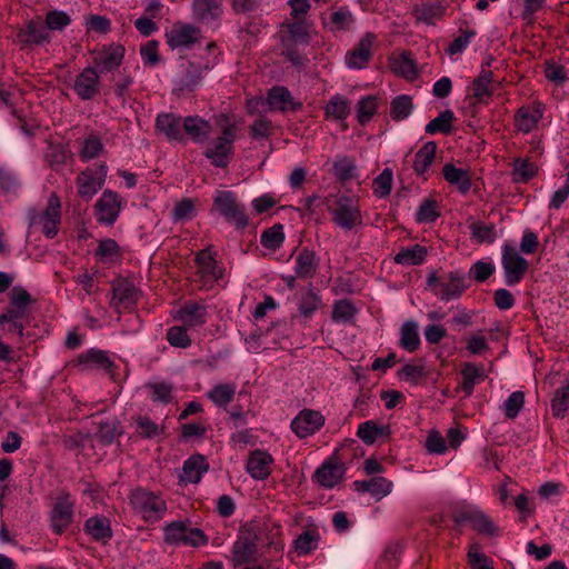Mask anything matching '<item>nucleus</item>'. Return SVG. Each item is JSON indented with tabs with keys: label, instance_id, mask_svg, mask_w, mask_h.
Returning a JSON list of instances; mask_svg holds the SVG:
<instances>
[{
	"label": "nucleus",
	"instance_id": "obj_13",
	"mask_svg": "<svg viewBox=\"0 0 569 569\" xmlns=\"http://www.w3.org/2000/svg\"><path fill=\"white\" fill-rule=\"evenodd\" d=\"M455 521L457 523L469 522L473 530L483 536L496 537L499 535V527L477 506L462 508L455 516Z\"/></svg>",
	"mask_w": 569,
	"mask_h": 569
},
{
	"label": "nucleus",
	"instance_id": "obj_9",
	"mask_svg": "<svg viewBox=\"0 0 569 569\" xmlns=\"http://www.w3.org/2000/svg\"><path fill=\"white\" fill-rule=\"evenodd\" d=\"M257 541L258 535L252 527L243 526L240 528L231 550L234 566L254 560L258 551Z\"/></svg>",
	"mask_w": 569,
	"mask_h": 569
},
{
	"label": "nucleus",
	"instance_id": "obj_30",
	"mask_svg": "<svg viewBox=\"0 0 569 569\" xmlns=\"http://www.w3.org/2000/svg\"><path fill=\"white\" fill-rule=\"evenodd\" d=\"M322 306L321 296L311 284L298 296V312L303 319H310Z\"/></svg>",
	"mask_w": 569,
	"mask_h": 569
},
{
	"label": "nucleus",
	"instance_id": "obj_15",
	"mask_svg": "<svg viewBox=\"0 0 569 569\" xmlns=\"http://www.w3.org/2000/svg\"><path fill=\"white\" fill-rule=\"evenodd\" d=\"M191 12L196 22L218 28L223 13V0H192Z\"/></svg>",
	"mask_w": 569,
	"mask_h": 569
},
{
	"label": "nucleus",
	"instance_id": "obj_22",
	"mask_svg": "<svg viewBox=\"0 0 569 569\" xmlns=\"http://www.w3.org/2000/svg\"><path fill=\"white\" fill-rule=\"evenodd\" d=\"M158 133L162 134L170 142H184L183 117L163 112L159 113L154 123Z\"/></svg>",
	"mask_w": 569,
	"mask_h": 569
},
{
	"label": "nucleus",
	"instance_id": "obj_28",
	"mask_svg": "<svg viewBox=\"0 0 569 569\" xmlns=\"http://www.w3.org/2000/svg\"><path fill=\"white\" fill-rule=\"evenodd\" d=\"M208 469L209 463L206 458L202 455H193L183 462L179 480L184 485L198 483Z\"/></svg>",
	"mask_w": 569,
	"mask_h": 569
},
{
	"label": "nucleus",
	"instance_id": "obj_54",
	"mask_svg": "<svg viewBox=\"0 0 569 569\" xmlns=\"http://www.w3.org/2000/svg\"><path fill=\"white\" fill-rule=\"evenodd\" d=\"M103 151V143L101 138L96 133H90L81 142L79 157L81 161H89L96 159Z\"/></svg>",
	"mask_w": 569,
	"mask_h": 569
},
{
	"label": "nucleus",
	"instance_id": "obj_4",
	"mask_svg": "<svg viewBox=\"0 0 569 569\" xmlns=\"http://www.w3.org/2000/svg\"><path fill=\"white\" fill-rule=\"evenodd\" d=\"M427 284L442 301H450L460 298L468 288L466 284V277L459 270L442 273L440 276H437L433 271L428 276Z\"/></svg>",
	"mask_w": 569,
	"mask_h": 569
},
{
	"label": "nucleus",
	"instance_id": "obj_60",
	"mask_svg": "<svg viewBox=\"0 0 569 569\" xmlns=\"http://www.w3.org/2000/svg\"><path fill=\"white\" fill-rule=\"evenodd\" d=\"M188 525L184 521H172L163 527V540L169 545H182Z\"/></svg>",
	"mask_w": 569,
	"mask_h": 569
},
{
	"label": "nucleus",
	"instance_id": "obj_64",
	"mask_svg": "<svg viewBox=\"0 0 569 569\" xmlns=\"http://www.w3.org/2000/svg\"><path fill=\"white\" fill-rule=\"evenodd\" d=\"M468 560L472 569H493V561L480 550V546L475 543L468 551Z\"/></svg>",
	"mask_w": 569,
	"mask_h": 569
},
{
	"label": "nucleus",
	"instance_id": "obj_47",
	"mask_svg": "<svg viewBox=\"0 0 569 569\" xmlns=\"http://www.w3.org/2000/svg\"><path fill=\"white\" fill-rule=\"evenodd\" d=\"M357 313L358 309L350 300L340 299L332 306L331 319L337 323H352Z\"/></svg>",
	"mask_w": 569,
	"mask_h": 569
},
{
	"label": "nucleus",
	"instance_id": "obj_42",
	"mask_svg": "<svg viewBox=\"0 0 569 569\" xmlns=\"http://www.w3.org/2000/svg\"><path fill=\"white\" fill-rule=\"evenodd\" d=\"M77 359L87 369H109L112 365L106 351L94 348L80 353Z\"/></svg>",
	"mask_w": 569,
	"mask_h": 569
},
{
	"label": "nucleus",
	"instance_id": "obj_35",
	"mask_svg": "<svg viewBox=\"0 0 569 569\" xmlns=\"http://www.w3.org/2000/svg\"><path fill=\"white\" fill-rule=\"evenodd\" d=\"M350 100L343 94H335L325 106V116L331 120H346L351 110Z\"/></svg>",
	"mask_w": 569,
	"mask_h": 569
},
{
	"label": "nucleus",
	"instance_id": "obj_11",
	"mask_svg": "<svg viewBox=\"0 0 569 569\" xmlns=\"http://www.w3.org/2000/svg\"><path fill=\"white\" fill-rule=\"evenodd\" d=\"M197 272L194 281L200 289L210 290L222 278L223 271L218 267L216 259L208 249L200 250L196 254Z\"/></svg>",
	"mask_w": 569,
	"mask_h": 569
},
{
	"label": "nucleus",
	"instance_id": "obj_20",
	"mask_svg": "<svg viewBox=\"0 0 569 569\" xmlns=\"http://www.w3.org/2000/svg\"><path fill=\"white\" fill-rule=\"evenodd\" d=\"M266 102L270 111L297 112L302 108V102L296 100L288 88L274 86L268 90Z\"/></svg>",
	"mask_w": 569,
	"mask_h": 569
},
{
	"label": "nucleus",
	"instance_id": "obj_14",
	"mask_svg": "<svg viewBox=\"0 0 569 569\" xmlns=\"http://www.w3.org/2000/svg\"><path fill=\"white\" fill-rule=\"evenodd\" d=\"M200 37V28L182 21L174 22L164 33L166 43L171 50L189 49L199 41Z\"/></svg>",
	"mask_w": 569,
	"mask_h": 569
},
{
	"label": "nucleus",
	"instance_id": "obj_2",
	"mask_svg": "<svg viewBox=\"0 0 569 569\" xmlns=\"http://www.w3.org/2000/svg\"><path fill=\"white\" fill-rule=\"evenodd\" d=\"M221 134L214 138L206 148L203 156L216 168H227L233 156V143L237 140L238 126L230 121L227 114L218 119Z\"/></svg>",
	"mask_w": 569,
	"mask_h": 569
},
{
	"label": "nucleus",
	"instance_id": "obj_34",
	"mask_svg": "<svg viewBox=\"0 0 569 569\" xmlns=\"http://www.w3.org/2000/svg\"><path fill=\"white\" fill-rule=\"evenodd\" d=\"M113 300L119 307L129 308L138 300L137 288L127 280H119L112 286Z\"/></svg>",
	"mask_w": 569,
	"mask_h": 569
},
{
	"label": "nucleus",
	"instance_id": "obj_12",
	"mask_svg": "<svg viewBox=\"0 0 569 569\" xmlns=\"http://www.w3.org/2000/svg\"><path fill=\"white\" fill-rule=\"evenodd\" d=\"M108 168L104 163L98 166L97 169L86 168L76 178L77 193L84 200L89 201L102 189Z\"/></svg>",
	"mask_w": 569,
	"mask_h": 569
},
{
	"label": "nucleus",
	"instance_id": "obj_23",
	"mask_svg": "<svg viewBox=\"0 0 569 569\" xmlns=\"http://www.w3.org/2000/svg\"><path fill=\"white\" fill-rule=\"evenodd\" d=\"M72 517L73 503L70 501L68 495L61 496L54 503L50 513L51 528L53 532L57 535L64 532L71 525Z\"/></svg>",
	"mask_w": 569,
	"mask_h": 569
},
{
	"label": "nucleus",
	"instance_id": "obj_46",
	"mask_svg": "<svg viewBox=\"0 0 569 569\" xmlns=\"http://www.w3.org/2000/svg\"><path fill=\"white\" fill-rule=\"evenodd\" d=\"M355 23V17L347 7H341L331 13L330 20L327 23L332 32H346L351 29Z\"/></svg>",
	"mask_w": 569,
	"mask_h": 569
},
{
	"label": "nucleus",
	"instance_id": "obj_36",
	"mask_svg": "<svg viewBox=\"0 0 569 569\" xmlns=\"http://www.w3.org/2000/svg\"><path fill=\"white\" fill-rule=\"evenodd\" d=\"M19 37L22 42L28 44H42L50 40L46 24L42 26L39 21L34 20L26 23L24 28L20 30Z\"/></svg>",
	"mask_w": 569,
	"mask_h": 569
},
{
	"label": "nucleus",
	"instance_id": "obj_1",
	"mask_svg": "<svg viewBox=\"0 0 569 569\" xmlns=\"http://www.w3.org/2000/svg\"><path fill=\"white\" fill-rule=\"evenodd\" d=\"M323 204L331 216L332 222L346 232L363 224L359 200L341 192L325 197Z\"/></svg>",
	"mask_w": 569,
	"mask_h": 569
},
{
	"label": "nucleus",
	"instance_id": "obj_51",
	"mask_svg": "<svg viewBox=\"0 0 569 569\" xmlns=\"http://www.w3.org/2000/svg\"><path fill=\"white\" fill-rule=\"evenodd\" d=\"M249 136L252 140L264 142L273 134L274 127L271 120L266 117H258L248 127Z\"/></svg>",
	"mask_w": 569,
	"mask_h": 569
},
{
	"label": "nucleus",
	"instance_id": "obj_16",
	"mask_svg": "<svg viewBox=\"0 0 569 569\" xmlns=\"http://www.w3.org/2000/svg\"><path fill=\"white\" fill-rule=\"evenodd\" d=\"M323 425L325 417L320 411L303 409L292 419L290 427L298 438L305 439L319 431Z\"/></svg>",
	"mask_w": 569,
	"mask_h": 569
},
{
	"label": "nucleus",
	"instance_id": "obj_17",
	"mask_svg": "<svg viewBox=\"0 0 569 569\" xmlns=\"http://www.w3.org/2000/svg\"><path fill=\"white\" fill-rule=\"evenodd\" d=\"M208 307L202 301L187 300L176 311L174 318L181 321L187 328L196 329L204 326L208 321Z\"/></svg>",
	"mask_w": 569,
	"mask_h": 569
},
{
	"label": "nucleus",
	"instance_id": "obj_5",
	"mask_svg": "<svg viewBox=\"0 0 569 569\" xmlns=\"http://www.w3.org/2000/svg\"><path fill=\"white\" fill-rule=\"evenodd\" d=\"M213 209L238 230H243L248 226L244 208L231 191L217 190L213 196Z\"/></svg>",
	"mask_w": 569,
	"mask_h": 569
},
{
	"label": "nucleus",
	"instance_id": "obj_32",
	"mask_svg": "<svg viewBox=\"0 0 569 569\" xmlns=\"http://www.w3.org/2000/svg\"><path fill=\"white\" fill-rule=\"evenodd\" d=\"M353 486L359 492H369L377 500L388 496L392 491V482L383 477H373L368 480L355 481Z\"/></svg>",
	"mask_w": 569,
	"mask_h": 569
},
{
	"label": "nucleus",
	"instance_id": "obj_38",
	"mask_svg": "<svg viewBox=\"0 0 569 569\" xmlns=\"http://www.w3.org/2000/svg\"><path fill=\"white\" fill-rule=\"evenodd\" d=\"M319 541V530L316 527H310L295 539V551L298 556H308L318 548Z\"/></svg>",
	"mask_w": 569,
	"mask_h": 569
},
{
	"label": "nucleus",
	"instance_id": "obj_55",
	"mask_svg": "<svg viewBox=\"0 0 569 569\" xmlns=\"http://www.w3.org/2000/svg\"><path fill=\"white\" fill-rule=\"evenodd\" d=\"M513 181L518 183H526L531 180L538 172V167L529 159L517 158L513 163Z\"/></svg>",
	"mask_w": 569,
	"mask_h": 569
},
{
	"label": "nucleus",
	"instance_id": "obj_7",
	"mask_svg": "<svg viewBox=\"0 0 569 569\" xmlns=\"http://www.w3.org/2000/svg\"><path fill=\"white\" fill-rule=\"evenodd\" d=\"M501 266L505 282L511 287L518 284L523 279L528 271L529 262L515 246L505 243L501 248Z\"/></svg>",
	"mask_w": 569,
	"mask_h": 569
},
{
	"label": "nucleus",
	"instance_id": "obj_52",
	"mask_svg": "<svg viewBox=\"0 0 569 569\" xmlns=\"http://www.w3.org/2000/svg\"><path fill=\"white\" fill-rule=\"evenodd\" d=\"M284 239L283 226L281 223H276L262 231L260 236V243L264 248L276 251L282 247Z\"/></svg>",
	"mask_w": 569,
	"mask_h": 569
},
{
	"label": "nucleus",
	"instance_id": "obj_43",
	"mask_svg": "<svg viewBox=\"0 0 569 569\" xmlns=\"http://www.w3.org/2000/svg\"><path fill=\"white\" fill-rule=\"evenodd\" d=\"M391 435L389 426H378L372 420L359 425L357 436L366 443L372 445L378 438H388Z\"/></svg>",
	"mask_w": 569,
	"mask_h": 569
},
{
	"label": "nucleus",
	"instance_id": "obj_33",
	"mask_svg": "<svg viewBox=\"0 0 569 569\" xmlns=\"http://www.w3.org/2000/svg\"><path fill=\"white\" fill-rule=\"evenodd\" d=\"M486 375L481 366H476L472 362H467L461 368V383L460 388L467 397L471 396L475 386L485 380Z\"/></svg>",
	"mask_w": 569,
	"mask_h": 569
},
{
	"label": "nucleus",
	"instance_id": "obj_63",
	"mask_svg": "<svg viewBox=\"0 0 569 569\" xmlns=\"http://www.w3.org/2000/svg\"><path fill=\"white\" fill-rule=\"evenodd\" d=\"M440 216L437 201L433 199H425L416 212V220L419 223L433 222Z\"/></svg>",
	"mask_w": 569,
	"mask_h": 569
},
{
	"label": "nucleus",
	"instance_id": "obj_41",
	"mask_svg": "<svg viewBox=\"0 0 569 569\" xmlns=\"http://www.w3.org/2000/svg\"><path fill=\"white\" fill-rule=\"evenodd\" d=\"M436 150V142L428 141L416 152L412 168L418 176H422L432 164Z\"/></svg>",
	"mask_w": 569,
	"mask_h": 569
},
{
	"label": "nucleus",
	"instance_id": "obj_62",
	"mask_svg": "<svg viewBox=\"0 0 569 569\" xmlns=\"http://www.w3.org/2000/svg\"><path fill=\"white\" fill-rule=\"evenodd\" d=\"M187 328L183 326H173L167 330V341L171 347L186 349L191 346V339L187 333Z\"/></svg>",
	"mask_w": 569,
	"mask_h": 569
},
{
	"label": "nucleus",
	"instance_id": "obj_8",
	"mask_svg": "<svg viewBox=\"0 0 569 569\" xmlns=\"http://www.w3.org/2000/svg\"><path fill=\"white\" fill-rule=\"evenodd\" d=\"M214 62L200 63L188 61L181 66L180 72L173 79V92L184 93L193 91L201 82L203 73L210 70Z\"/></svg>",
	"mask_w": 569,
	"mask_h": 569
},
{
	"label": "nucleus",
	"instance_id": "obj_57",
	"mask_svg": "<svg viewBox=\"0 0 569 569\" xmlns=\"http://www.w3.org/2000/svg\"><path fill=\"white\" fill-rule=\"evenodd\" d=\"M378 110V97H362L357 104V120L361 126L367 124Z\"/></svg>",
	"mask_w": 569,
	"mask_h": 569
},
{
	"label": "nucleus",
	"instance_id": "obj_6",
	"mask_svg": "<svg viewBox=\"0 0 569 569\" xmlns=\"http://www.w3.org/2000/svg\"><path fill=\"white\" fill-rule=\"evenodd\" d=\"M30 227L40 228L42 233L49 238H54L61 224V202L56 193H52L46 209L30 214Z\"/></svg>",
	"mask_w": 569,
	"mask_h": 569
},
{
	"label": "nucleus",
	"instance_id": "obj_56",
	"mask_svg": "<svg viewBox=\"0 0 569 569\" xmlns=\"http://www.w3.org/2000/svg\"><path fill=\"white\" fill-rule=\"evenodd\" d=\"M149 390V398L153 402L168 405L172 400L173 386L169 382H149L146 385Z\"/></svg>",
	"mask_w": 569,
	"mask_h": 569
},
{
	"label": "nucleus",
	"instance_id": "obj_40",
	"mask_svg": "<svg viewBox=\"0 0 569 569\" xmlns=\"http://www.w3.org/2000/svg\"><path fill=\"white\" fill-rule=\"evenodd\" d=\"M442 174L447 182L455 184L462 193L470 190L471 180L467 170L447 163L442 168Z\"/></svg>",
	"mask_w": 569,
	"mask_h": 569
},
{
	"label": "nucleus",
	"instance_id": "obj_10",
	"mask_svg": "<svg viewBox=\"0 0 569 569\" xmlns=\"http://www.w3.org/2000/svg\"><path fill=\"white\" fill-rule=\"evenodd\" d=\"M123 203V199L117 192L104 190L93 207L96 221L107 227L113 226L119 218Z\"/></svg>",
	"mask_w": 569,
	"mask_h": 569
},
{
	"label": "nucleus",
	"instance_id": "obj_37",
	"mask_svg": "<svg viewBox=\"0 0 569 569\" xmlns=\"http://www.w3.org/2000/svg\"><path fill=\"white\" fill-rule=\"evenodd\" d=\"M390 68L393 73L406 78L407 80H415L418 77V68L411 53L403 52L390 59Z\"/></svg>",
	"mask_w": 569,
	"mask_h": 569
},
{
	"label": "nucleus",
	"instance_id": "obj_3",
	"mask_svg": "<svg viewBox=\"0 0 569 569\" xmlns=\"http://www.w3.org/2000/svg\"><path fill=\"white\" fill-rule=\"evenodd\" d=\"M129 502L133 512L149 523L160 521L168 510L167 502L160 495L142 488L131 491Z\"/></svg>",
	"mask_w": 569,
	"mask_h": 569
},
{
	"label": "nucleus",
	"instance_id": "obj_26",
	"mask_svg": "<svg viewBox=\"0 0 569 569\" xmlns=\"http://www.w3.org/2000/svg\"><path fill=\"white\" fill-rule=\"evenodd\" d=\"M272 465V456L264 450L257 449L249 455L246 469L254 480H264L270 476Z\"/></svg>",
	"mask_w": 569,
	"mask_h": 569
},
{
	"label": "nucleus",
	"instance_id": "obj_58",
	"mask_svg": "<svg viewBox=\"0 0 569 569\" xmlns=\"http://www.w3.org/2000/svg\"><path fill=\"white\" fill-rule=\"evenodd\" d=\"M453 120V112L451 110H445L426 126L425 131L429 134H435L438 132L447 134L452 130Z\"/></svg>",
	"mask_w": 569,
	"mask_h": 569
},
{
	"label": "nucleus",
	"instance_id": "obj_19",
	"mask_svg": "<svg viewBox=\"0 0 569 569\" xmlns=\"http://www.w3.org/2000/svg\"><path fill=\"white\" fill-rule=\"evenodd\" d=\"M100 77L94 67L84 68L74 79L73 91L81 100H91L100 93Z\"/></svg>",
	"mask_w": 569,
	"mask_h": 569
},
{
	"label": "nucleus",
	"instance_id": "obj_61",
	"mask_svg": "<svg viewBox=\"0 0 569 569\" xmlns=\"http://www.w3.org/2000/svg\"><path fill=\"white\" fill-rule=\"evenodd\" d=\"M393 173L392 170L386 168L382 172L373 179L372 191L377 198H386L392 190Z\"/></svg>",
	"mask_w": 569,
	"mask_h": 569
},
{
	"label": "nucleus",
	"instance_id": "obj_48",
	"mask_svg": "<svg viewBox=\"0 0 569 569\" xmlns=\"http://www.w3.org/2000/svg\"><path fill=\"white\" fill-rule=\"evenodd\" d=\"M236 390L234 383H218L207 392V397L217 407H226L233 400Z\"/></svg>",
	"mask_w": 569,
	"mask_h": 569
},
{
	"label": "nucleus",
	"instance_id": "obj_45",
	"mask_svg": "<svg viewBox=\"0 0 569 569\" xmlns=\"http://www.w3.org/2000/svg\"><path fill=\"white\" fill-rule=\"evenodd\" d=\"M335 177L342 183L357 178V166L355 159L341 156L332 164Z\"/></svg>",
	"mask_w": 569,
	"mask_h": 569
},
{
	"label": "nucleus",
	"instance_id": "obj_27",
	"mask_svg": "<svg viewBox=\"0 0 569 569\" xmlns=\"http://www.w3.org/2000/svg\"><path fill=\"white\" fill-rule=\"evenodd\" d=\"M183 136L189 137L194 143L206 142L212 131L211 123L199 116L183 117Z\"/></svg>",
	"mask_w": 569,
	"mask_h": 569
},
{
	"label": "nucleus",
	"instance_id": "obj_24",
	"mask_svg": "<svg viewBox=\"0 0 569 569\" xmlns=\"http://www.w3.org/2000/svg\"><path fill=\"white\" fill-rule=\"evenodd\" d=\"M376 38V34L371 32L366 33L358 44L347 53L346 64L351 69L365 68L372 57L371 49Z\"/></svg>",
	"mask_w": 569,
	"mask_h": 569
},
{
	"label": "nucleus",
	"instance_id": "obj_25",
	"mask_svg": "<svg viewBox=\"0 0 569 569\" xmlns=\"http://www.w3.org/2000/svg\"><path fill=\"white\" fill-rule=\"evenodd\" d=\"M345 467L337 457L326 460L315 472L317 482L325 488H333L345 476Z\"/></svg>",
	"mask_w": 569,
	"mask_h": 569
},
{
	"label": "nucleus",
	"instance_id": "obj_50",
	"mask_svg": "<svg viewBox=\"0 0 569 569\" xmlns=\"http://www.w3.org/2000/svg\"><path fill=\"white\" fill-rule=\"evenodd\" d=\"M471 240L479 244H491L497 239L496 227L492 223L476 221L470 224Z\"/></svg>",
	"mask_w": 569,
	"mask_h": 569
},
{
	"label": "nucleus",
	"instance_id": "obj_53",
	"mask_svg": "<svg viewBox=\"0 0 569 569\" xmlns=\"http://www.w3.org/2000/svg\"><path fill=\"white\" fill-rule=\"evenodd\" d=\"M551 412L556 418H565L569 412V383L556 389L551 399Z\"/></svg>",
	"mask_w": 569,
	"mask_h": 569
},
{
	"label": "nucleus",
	"instance_id": "obj_29",
	"mask_svg": "<svg viewBox=\"0 0 569 569\" xmlns=\"http://www.w3.org/2000/svg\"><path fill=\"white\" fill-rule=\"evenodd\" d=\"M319 257L313 250L303 248L299 251L295 261V272L300 279H311L319 268Z\"/></svg>",
	"mask_w": 569,
	"mask_h": 569
},
{
	"label": "nucleus",
	"instance_id": "obj_59",
	"mask_svg": "<svg viewBox=\"0 0 569 569\" xmlns=\"http://www.w3.org/2000/svg\"><path fill=\"white\" fill-rule=\"evenodd\" d=\"M413 109L412 99L410 96L400 94L391 101L390 116L396 121H401L408 118Z\"/></svg>",
	"mask_w": 569,
	"mask_h": 569
},
{
	"label": "nucleus",
	"instance_id": "obj_39",
	"mask_svg": "<svg viewBox=\"0 0 569 569\" xmlns=\"http://www.w3.org/2000/svg\"><path fill=\"white\" fill-rule=\"evenodd\" d=\"M493 81L492 71L481 69L479 74L472 81L473 97L477 102L487 103L489 98L492 96V89L490 87Z\"/></svg>",
	"mask_w": 569,
	"mask_h": 569
},
{
	"label": "nucleus",
	"instance_id": "obj_31",
	"mask_svg": "<svg viewBox=\"0 0 569 569\" xmlns=\"http://www.w3.org/2000/svg\"><path fill=\"white\" fill-rule=\"evenodd\" d=\"M83 529L93 540L102 543L112 538L111 522L104 516L90 517L86 520Z\"/></svg>",
	"mask_w": 569,
	"mask_h": 569
},
{
	"label": "nucleus",
	"instance_id": "obj_49",
	"mask_svg": "<svg viewBox=\"0 0 569 569\" xmlns=\"http://www.w3.org/2000/svg\"><path fill=\"white\" fill-rule=\"evenodd\" d=\"M427 256V249L420 244L401 249L395 257V261L403 266L421 264Z\"/></svg>",
	"mask_w": 569,
	"mask_h": 569
},
{
	"label": "nucleus",
	"instance_id": "obj_21",
	"mask_svg": "<svg viewBox=\"0 0 569 569\" xmlns=\"http://www.w3.org/2000/svg\"><path fill=\"white\" fill-rule=\"evenodd\" d=\"M126 49L120 43L103 46L93 57L94 68L100 72H111L122 63Z\"/></svg>",
	"mask_w": 569,
	"mask_h": 569
},
{
	"label": "nucleus",
	"instance_id": "obj_44",
	"mask_svg": "<svg viewBox=\"0 0 569 569\" xmlns=\"http://www.w3.org/2000/svg\"><path fill=\"white\" fill-rule=\"evenodd\" d=\"M399 346L408 352H415L419 348L420 337L415 321L408 320L401 325Z\"/></svg>",
	"mask_w": 569,
	"mask_h": 569
},
{
	"label": "nucleus",
	"instance_id": "obj_18",
	"mask_svg": "<svg viewBox=\"0 0 569 569\" xmlns=\"http://www.w3.org/2000/svg\"><path fill=\"white\" fill-rule=\"evenodd\" d=\"M545 106L540 101H533L520 107L515 113V127L521 133H530L543 117Z\"/></svg>",
	"mask_w": 569,
	"mask_h": 569
}]
</instances>
